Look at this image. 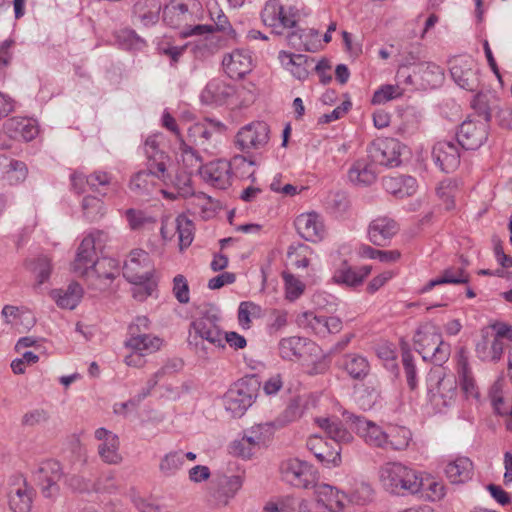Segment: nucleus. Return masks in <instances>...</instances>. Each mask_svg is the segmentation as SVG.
<instances>
[{
    "instance_id": "1",
    "label": "nucleus",
    "mask_w": 512,
    "mask_h": 512,
    "mask_svg": "<svg viewBox=\"0 0 512 512\" xmlns=\"http://www.w3.org/2000/svg\"><path fill=\"white\" fill-rule=\"evenodd\" d=\"M220 322L221 315L217 307L208 306L202 309L200 315L190 324L189 346L203 356L208 354L205 341L214 347L225 348Z\"/></svg>"
},
{
    "instance_id": "2",
    "label": "nucleus",
    "mask_w": 512,
    "mask_h": 512,
    "mask_svg": "<svg viewBox=\"0 0 512 512\" xmlns=\"http://www.w3.org/2000/svg\"><path fill=\"white\" fill-rule=\"evenodd\" d=\"M257 164L255 158L252 155H236L230 162L225 160L212 161L200 168V176L204 181L210 183L212 186L219 189H226L230 186L231 182V171L236 172L243 169L240 173L241 177H247L252 182H255V171H249L253 166Z\"/></svg>"
},
{
    "instance_id": "3",
    "label": "nucleus",
    "mask_w": 512,
    "mask_h": 512,
    "mask_svg": "<svg viewBox=\"0 0 512 512\" xmlns=\"http://www.w3.org/2000/svg\"><path fill=\"white\" fill-rule=\"evenodd\" d=\"M379 479L389 493L405 495L418 493L423 485L419 472L400 462H388L379 469Z\"/></svg>"
},
{
    "instance_id": "4",
    "label": "nucleus",
    "mask_w": 512,
    "mask_h": 512,
    "mask_svg": "<svg viewBox=\"0 0 512 512\" xmlns=\"http://www.w3.org/2000/svg\"><path fill=\"white\" fill-rule=\"evenodd\" d=\"M414 348L424 361H431L442 366L450 357V344L443 341L439 328L432 323H425L418 327L414 337Z\"/></svg>"
},
{
    "instance_id": "5",
    "label": "nucleus",
    "mask_w": 512,
    "mask_h": 512,
    "mask_svg": "<svg viewBox=\"0 0 512 512\" xmlns=\"http://www.w3.org/2000/svg\"><path fill=\"white\" fill-rule=\"evenodd\" d=\"M168 178L167 165L158 160L157 163L147 164L146 169L135 172L129 180L128 187L136 196H149L153 193L157 180L165 182Z\"/></svg>"
},
{
    "instance_id": "6",
    "label": "nucleus",
    "mask_w": 512,
    "mask_h": 512,
    "mask_svg": "<svg viewBox=\"0 0 512 512\" xmlns=\"http://www.w3.org/2000/svg\"><path fill=\"white\" fill-rule=\"evenodd\" d=\"M270 139L269 125L264 121H255L243 126L235 136V145L243 153L260 151Z\"/></svg>"
},
{
    "instance_id": "7",
    "label": "nucleus",
    "mask_w": 512,
    "mask_h": 512,
    "mask_svg": "<svg viewBox=\"0 0 512 512\" xmlns=\"http://www.w3.org/2000/svg\"><path fill=\"white\" fill-rule=\"evenodd\" d=\"M120 274V265L118 260L103 257L98 258L90 267V270L84 276L88 286L92 289L106 290L111 282Z\"/></svg>"
},
{
    "instance_id": "8",
    "label": "nucleus",
    "mask_w": 512,
    "mask_h": 512,
    "mask_svg": "<svg viewBox=\"0 0 512 512\" xmlns=\"http://www.w3.org/2000/svg\"><path fill=\"white\" fill-rule=\"evenodd\" d=\"M343 416L347 422L350 423L351 428L355 430L368 445L387 449L388 435L379 425L373 421L367 420L363 416H358L348 411H345Z\"/></svg>"
},
{
    "instance_id": "9",
    "label": "nucleus",
    "mask_w": 512,
    "mask_h": 512,
    "mask_svg": "<svg viewBox=\"0 0 512 512\" xmlns=\"http://www.w3.org/2000/svg\"><path fill=\"white\" fill-rule=\"evenodd\" d=\"M297 323L304 330L320 338L339 333L343 328L342 320L339 317L317 315L311 311L299 315Z\"/></svg>"
},
{
    "instance_id": "10",
    "label": "nucleus",
    "mask_w": 512,
    "mask_h": 512,
    "mask_svg": "<svg viewBox=\"0 0 512 512\" xmlns=\"http://www.w3.org/2000/svg\"><path fill=\"white\" fill-rule=\"evenodd\" d=\"M148 263L147 252L142 249L131 251L123 265V276L132 284L144 285L147 289H151L152 273L150 270L142 271L143 268L148 267Z\"/></svg>"
},
{
    "instance_id": "11",
    "label": "nucleus",
    "mask_w": 512,
    "mask_h": 512,
    "mask_svg": "<svg viewBox=\"0 0 512 512\" xmlns=\"http://www.w3.org/2000/svg\"><path fill=\"white\" fill-rule=\"evenodd\" d=\"M34 475L44 497L54 498L59 494L58 482L63 477V470L58 461L50 459L41 462Z\"/></svg>"
},
{
    "instance_id": "12",
    "label": "nucleus",
    "mask_w": 512,
    "mask_h": 512,
    "mask_svg": "<svg viewBox=\"0 0 512 512\" xmlns=\"http://www.w3.org/2000/svg\"><path fill=\"white\" fill-rule=\"evenodd\" d=\"M400 146L394 138L376 139L368 149L369 157L377 165L396 167L401 163Z\"/></svg>"
},
{
    "instance_id": "13",
    "label": "nucleus",
    "mask_w": 512,
    "mask_h": 512,
    "mask_svg": "<svg viewBox=\"0 0 512 512\" xmlns=\"http://www.w3.org/2000/svg\"><path fill=\"white\" fill-rule=\"evenodd\" d=\"M450 74L454 82L462 89L475 92L480 86V69L471 58L456 60Z\"/></svg>"
},
{
    "instance_id": "14",
    "label": "nucleus",
    "mask_w": 512,
    "mask_h": 512,
    "mask_svg": "<svg viewBox=\"0 0 512 512\" xmlns=\"http://www.w3.org/2000/svg\"><path fill=\"white\" fill-rule=\"evenodd\" d=\"M489 125L482 121L467 119L457 131V143L465 150H477L488 138Z\"/></svg>"
},
{
    "instance_id": "15",
    "label": "nucleus",
    "mask_w": 512,
    "mask_h": 512,
    "mask_svg": "<svg viewBox=\"0 0 512 512\" xmlns=\"http://www.w3.org/2000/svg\"><path fill=\"white\" fill-rule=\"evenodd\" d=\"M35 497L34 489L21 475L15 476L7 493L8 506L12 512H30Z\"/></svg>"
},
{
    "instance_id": "16",
    "label": "nucleus",
    "mask_w": 512,
    "mask_h": 512,
    "mask_svg": "<svg viewBox=\"0 0 512 512\" xmlns=\"http://www.w3.org/2000/svg\"><path fill=\"white\" fill-rule=\"evenodd\" d=\"M458 143L452 140L438 141L432 148V160L444 173L455 171L460 165Z\"/></svg>"
},
{
    "instance_id": "17",
    "label": "nucleus",
    "mask_w": 512,
    "mask_h": 512,
    "mask_svg": "<svg viewBox=\"0 0 512 512\" xmlns=\"http://www.w3.org/2000/svg\"><path fill=\"white\" fill-rule=\"evenodd\" d=\"M254 394L250 386H231L223 395V405L233 417H241L252 405Z\"/></svg>"
},
{
    "instance_id": "18",
    "label": "nucleus",
    "mask_w": 512,
    "mask_h": 512,
    "mask_svg": "<svg viewBox=\"0 0 512 512\" xmlns=\"http://www.w3.org/2000/svg\"><path fill=\"white\" fill-rule=\"evenodd\" d=\"M371 273V266H352L346 260L340 262L333 272V281L338 285L355 288Z\"/></svg>"
},
{
    "instance_id": "19",
    "label": "nucleus",
    "mask_w": 512,
    "mask_h": 512,
    "mask_svg": "<svg viewBox=\"0 0 512 512\" xmlns=\"http://www.w3.org/2000/svg\"><path fill=\"white\" fill-rule=\"evenodd\" d=\"M95 439L101 443L98 446L100 458L107 464L117 465L122 462V456L119 452L120 441L117 434L104 427L95 431Z\"/></svg>"
},
{
    "instance_id": "20",
    "label": "nucleus",
    "mask_w": 512,
    "mask_h": 512,
    "mask_svg": "<svg viewBox=\"0 0 512 512\" xmlns=\"http://www.w3.org/2000/svg\"><path fill=\"white\" fill-rule=\"evenodd\" d=\"M283 479L295 487L307 488L311 483V466L299 459H289L281 464Z\"/></svg>"
},
{
    "instance_id": "21",
    "label": "nucleus",
    "mask_w": 512,
    "mask_h": 512,
    "mask_svg": "<svg viewBox=\"0 0 512 512\" xmlns=\"http://www.w3.org/2000/svg\"><path fill=\"white\" fill-rule=\"evenodd\" d=\"M308 449L314 454L316 459L325 467H336L341 462V448L323 440L322 437L314 436L307 441Z\"/></svg>"
},
{
    "instance_id": "22",
    "label": "nucleus",
    "mask_w": 512,
    "mask_h": 512,
    "mask_svg": "<svg viewBox=\"0 0 512 512\" xmlns=\"http://www.w3.org/2000/svg\"><path fill=\"white\" fill-rule=\"evenodd\" d=\"M225 128V125L219 120L205 118L204 121L197 122L189 128L188 136L196 146L201 147L203 151L207 152L209 150L208 144L213 134L223 132Z\"/></svg>"
},
{
    "instance_id": "23",
    "label": "nucleus",
    "mask_w": 512,
    "mask_h": 512,
    "mask_svg": "<svg viewBox=\"0 0 512 512\" xmlns=\"http://www.w3.org/2000/svg\"><path fill=\"white\" fill-rule=\"evenodd\" d=\"M399 230L397 222L387 216L372 220L368 226V238L376 246H385Z\"/></svg>"
},
{
    "instance_id": "24",
    "label": "nucleus",
    "mask_w": 512,
    "mask_h": 512,
    "mask_svg": "<svg viewBox=\"0 0 512 512\" xmlns=\"http://www.w3.org/2000/svg\"><path fill=\"white\" fill-rule=\"evenodd\" d=\"M224 72L231 79H242L252 70L251 56L240 49L226 54L222 60Z\"/></svg>"
},
{
    "instance_id": "25",
    "label": "nucleus",
    "mask_w": 512,
    "mask_h": 512,
    "mask_svg": "<svg viewBox=\"0 0 512 512\" xmlns=\"http://www.w3.org/2000/svg\"><path fill=\"white\" fill-rule=\"evenodd\" d=\"M299 235L310 242H317L325 235L324 224L319 214L310 212L299 215L295 220Z\"/></svg>"
},
{
    "instance_id": "26",
    "label": "nucleus",
    "mask_w": 512,
    "mask_h": 512,
    "mask_svg": "<svg viewBox=\"0 0 512 512\" xmlns=\"http://www.w3.org/2000/svg\"><path fill=\"white\" fill-rule=\"evenodd\" d=\"M96 234H99V232H96ZM97 259L95 233H91L83 238L77 249L76 257L73 262V271L79 276L84 277Z\"/></svg>"
},
{
    "instance_id": "27",
    "label": "nucleus",
    "mask_w": 512,
    "mask_h": 512,
    "mask_svg": "<svg viewBox=\"0 0 512 512\" xmlns=\"http://www.w3.org/2000/svg\"><path fill=\"white\" fill-rule=\"evenodd\" d=\"M234 93V86L227 84L219 78H214L206 84L200 94V99L203 104L223 105Z\"/></svg>"
},
{
    "instance_id": "28",
    "label": "nucleus",
    "mask_w": 512,
    "mask_h": 512,
    "mask_svg": "<svg viewBox=\"0 0 512 512\" xmlns=\"http://www.w3.org/2000/svg\"><path fill=\"white\" fill-rule=\"evenodd\" d=\"M4 131L15 140L31 141L39 133L36 121L26 117H12L4 123Z\"/></svg>"
},
{
    "instance_id": "29",
    "label": "nucleus",
    "mask_w": 512,
    "mask_h": 512,
    "mask_svg": "<svg viewBox=\"0 0 512 512\" xmlns=\"http://www.w3.org/2000/svg\"><path fill=\"white\" fill-rule=\"evenodd\" d=\"M242 478L238 475L220 476L216 481V488L211 497L217 506H226L242 487Z\"/></svg>"
},
{
    "instance_id": "30",
    "label": "nucleus",
    "mask_w": 512,
    "mask_h": 512,
    "mask_svg": "<svg viewBox=\"0 0 512 512\" xmlns=\"http://www.w3.org/2000/svg\"><path fill=\"white\" fill-rule=\"evenodd\" d=\"M261 19L265 26L276 29L292 28L296 22L284 14V7L278 0H268L261 11Z\"/></svg>"
},
{
    "instance_id": "31",
    "label": "nucleus",
    "mask_w": 512,
    "mask_h": 512,
    "mask_svg": "<svg viewBox=\"0 0 512 512\" xmlns=\"http://www.w3.org/2000/svg\"><path fill=\"white\" fill-rule=\"evenodd\" d=\"M28 174L26 164L6 155H0V179L9 185L23 182Z\"/></svg>"
},
{
    "instance_id": "32",
    "label": "nucleus",
    "mask_w": 512,
    "mask_h": 512,
    "mask_svg": "<svg viewBox=\"0 0 512 512\" xmlns=\"http://www.w3.org/2000/svg\"><path fill=\"white\" fill-rule=\"evenodd\" d=\"M163 21L172 28H183L193 20V12L189 5L172 0L163 8Z\"/></svg>"
},
{
    "instance_id": "33",
    "label": "nucleus",
    "mask_w": 512,
    "mask_h": 512,
    "mask_svg": "<svg viewBox=\"0 0 512 512\" xmlns=\"http://www.w3.org/2000/svg\"><path fill=\"white\" fill-rule=\"evenodd\" d=\"M280 374L272 375L262 362L251 361L249 371L236 384H282Z\"/></svg>"
},
{
    "instance_id": "34",
    "label": "nucleus",
    "mask_w": 512,
    "mask_h": 512,
    "mask_svg": "<svg viewBox=\"0 0 512 512\" xmlns=\"http://www.w3.org/2000/svg\"><path fill=\"white\" fill-rule=\"evenodd\" d=\"M51 297L60 308L73 310L83 297V288L79 283L72 282L65 289L52 290Z\"/></svg>"
},
{
    "instance_id": "35",
    "label": "nucleus",
    "mask_w": 512,
    "mask_h": 512,
    "mask_svg": "<svg viewBox=\"0 0 512 512\" xmlns=\"http://www.w3.org/2000/svg\"><path fill=\"white\" fill-rule=\"evenodd\" d=\"M445 473L451 483H464L472 478L473 463L467 457H458L447 464Z\"/></svg>"
},
{
    "instance_id": "36",
    "label": "nucleus",
    "mask_w": 512,
    "mask_h": 512,
    "mask_svg": "<svg viewBox=\"0 0 512 512\" xmlns=\"http://www.w3.org/2000/svg\"><path fill=\"white\" fill-rule=\"evenodd\" d=\"M457 386H430L427 390L429 404L435 412L448 407L456 396Z\"/></svg>"
},
{
    "instance_id": "37",
    "label": "nucleus",
    "mask_w": 512,
    "mask_h": 512,
    "mask_svg": "<svg viewBox=\"0 0 512 512\" xmlns=\"http://www.w3.org/2000/svg\"><path fill=\"white\" fill-rule=\"evenodd\" d=\"M316 493L320 502H322L330 511H341L345 504L346 495L337 488L328 484H319L316 486Z\"/></svg>"
},
{
    "instance_id": "38",
    "label": "nucleus",
    "mask_w": 512,
    "mask_h": 512,
    "mask_svg": "<svg viewBox=\"0 0 512 512\" xmlns=\"http://www.w3.org/2000/svg\"><path fill=\"white\" fill-rule=\"evenodd\" d=\"M162 339L147 333L131 336L125 342L126 346L138 354H151L158 351L162 346Z\"/></svg>"
},
{
    "instance_id": "39",
    "label": "nucleus",
    "mask_w": 512,
    "mask_h": 512,
    "mask_svg": "<svg viewBox=\"0 0 512 512\" xmlns=\"http://www.w3.org/2000/svg\"><path fill=\"white\" fill-rule=\"evenodd\" d=\"M468 282L469 275L463 268L449 267L444 269L440 276L430 280L422 291L428 292L435 286L443 284H466Z\"/></svg>"
},
{
    "instance_id": "40",
    "label": "nucleus",
    "mask_w": 512,
    "mask_h": 512,
    "mask_svg": "<svg viewBox=\"0 0 512 512\" xmlns=\"http://www.w3.org/2000/svg\"><path fill=\"white\" fill-rule=\"evenodd\" d=\"M316 422L332 440L330 444L333 446H335V444L340 446L341 442H349L352 438L351 434L343 427L342 423L336 419L318 418Z\"/></svg>"
},
{
    "instance_id": "41",
    "label": "nucleus",
    "mask_w": 512,
    "mask_h": 512,
    "mask_svg": "<svg viewBox=\"0 0 512 512\" xmlns=\"http://www.w3.org/2000/svg\"><path fill=\"white\" fill-rule=\"evenodd\" d=\"M161 6L155 0L139 1L134 5L133 14L144 26H151L158 22Z\"/></svg>"
},
{
    "instance_id": "42",
    "label": "nucleus",
    "mask_w": 512,
    "mask_h": 512,
    "mask_svg": "<svg viewBox=\"0 0 512 512\" xmlns=\"http://www.w3.org/2000/svg\"><path fill=\"white\" fill-rule=\"evenodd\" d=\"M306 339L301 337L284 338L279 343V353L283 359H300L307 350Z\"/></svg>"
},
{
    "instance_id": "43",
    "label": "nucleus",
    "mask_w": 512,
    "mask_h": 512,
    "mask_svg": "<svg viewBox=\"0 0 512 512\" xmlns=\"http://www.w3.org/2000/svg\"><path fill=\"white\" fill-rule=\"evenodd\" d=\"M184 465V452L173 450L164 454L159 461V471L164 477L175 476Z\"/></svg>"
},
{
    "instance_id": "44",
    "label": "nucleus",
    "mask_w": 512,
    "mask_h": 512,
    "mask_svg": "<svg viewBox=\"0 0 512 512\" xmlns=\"http://www.w3.org/2000/svg\"><path fill=\"white\" fill-rule=\"evenodd\" d=\"M325 208L333 216L343 217L350 208V200L346 192L335 191L327 195Z\"/></svg>"
},
{
    "instance_id": "45",
    "label": "nucleus",
    "mask_w": 512,
    "mask_h": 512,
    "mask_svg": "<svg viewBox=\"0 0 512 512\" xmlns=\"http://www.w3.org/2000/svg\"><path fill=\"white\" fill-rule=\"evenodd\" d=\"M495 102L496 97L491 93L479 92L475 95L472 101V107L478 116L483 118L484 121L482 123L489 125L492 118V111L496 109L494 105Z\"/></svg>"
},
{
    "instance_id": "46",
    "label": "nucleus",
    "mask_w": 512,
    "mask_h": 512,
    "mask_svg": "<svg viewBox=\"0 0 512 512\" xmlns=\"http://www.w3.org/2000/svg\"><path fill=\"white\" fill-rule=\"evenodd\" d=\"M345 370L354 379L362 381L370 372L368 360L358 354H349L345 360Z\"/></svg>"
},
{
    "instance_id": "47",
    "label": "nucleus",
    "mask_w": 512,
    "mask_h": 512,
    "mask_svg": "<svg viewBox=\"0 0 512 512\" xmlns=\"http://www.w3.org/2000/svg\"><path fill=\"white\" fill-rule=\"evenodd\" d=\"M387 449L405 450L412 439L411 431L404 426H391L387 432Z\"/></svg>"
},
{
    "instance_id": "48",
    "label": "nucleus",
    "mask_w": 512,
    "mask_h": 512,
    "mask_svg": "<svg viewBox=\"0 0 512 512\" xmlns=\"http://www.w3.org/2000/svg\"><path fill=\"white\" fill-rule=\"evenodd\" d=\"M179 149L182 162L187 169L186 172L190 174L198 172L200 174V168H203L205 164H203V159L199 152L186 144L183 139H180Z\"/></svg>"
},
{
    "instance_id": "49",
    "label": "nucleus",
    "mask_w": 512,
    "mask_h": 512,
    "mask_svg": "<svg viewBox=\"0 0 512 512\" xmlns=\"http://www.w3.org/2000/svg\"><path fill=\"white\" fill-rule=\"evenodd\" d=\"M352 397L361 409L370 410L376 404L379 392L374 386H354Z\"/></svg>"
},
{
    "instance_id": "50",
    "label": "nucleus",
    "mask_w": 512,
    "mask_h": 512,
    "mask_svg": "<svg viewBox=\"0 0 512 512\" xmlns=\"http://www.w3.org/2000/svg\"><path fill=\"white\" fill-rule=\"evenodd\" d=\"M176 229L179 238V248L183 251L189 247L194 239V225L193 222L181 214L176 218Z\"/></svg>"
},
{
    "instance_id": "51",
    "label": "nucleus",
    "mask_w": 512,
    "mask_h": 512,
    "mask_svg": "<svg viewBox=\"0 0 512 512\" xmlns=\"http://www.w3.org/2000/svg\"><path fill=\"white\" fill-rule=\"evenodd\" d=\"M349 180L357 185H369L376 176L371 168L364 162L357 161L348 171Z\"/></svg>"
},
{
    "instance_id": "52",
    "label": "nucleus",
    "mask_w": 512,
    "mask_h": 512,
    "mask_svg": "<svg viewBox=\"0 0 512 512\" xmlns=\"http://www.w3.org/2000/svg\"><path fill=\"white\" fill-rule=\"evenodd\" d=\"M302 415V409L299 399L290 402L287 408L273 421H270L275 430L286 427L295 422Z\"/></svg>"
},
{
    "instance_id": "53",
    "label": "nucleus",
    "mask_w": 512,
    "mask_h": 512,
    "mask_svg": "<svg viewBox=\"0 0 512 512\" xmlns=\"http://www.w3.org/2000/svg\"><path fill=\"white\" fill-rule=\"evenodd\" d=\"M125 216L130 229L137 231L148 225L155 224L156 218L143 210L129 208L125 211Z\"/></svg>"
},
{
    "instance_id": "54",
    "label": "nucleus",
    "mask_w": 512,
    "mask_h": 512,
    "mask_svg": "<svg viewBox=\"0 0 512 512\" xmlns=\"http://www.w3.org/2000/svg\"><path fill=\"white\" fill-rule=\"evenodd\" d=\"M83 214L90 222L97 221L105 214L104 203L95 196H85L82 200Z\"/></svg>"
},
{
    "instance_id": "55",
    "label": "nucleus",
    "mask_w": 512,
    "mask_h": 512,
    "mask_svg": "<svg viewBox=\"0 0 512 512\" xmlns=\"http://www.w3.org/2000/svg\"><path fill=\"white\" fill-rule=\"evenodd\" d=\"M117 41L123 49L142 50L146 46L145 40L132 29H123L117 35Z\"/></svg>"
},
{
    "instance_id": "56",
    "label": "nucleus",
    "mask_w": 512,
    "mask_h": 512,
    "mask_svg": "<svg viewBox=\"0 0 512 512\" xmlns=\"http://www.w3.org/2000/svg\"><path fill=\"white\" fill-rule=\"evenodd\" d=\"M288 44L297 50L315 52L318 48V44L314 41H310L304 33V29H296L287 35Z\"/></svg>"
},
{
    "instance_id": "57",
    "label": "nucleus",
    "mask_w": 512,
    "mask_h": 512,
    "mask_svg": "<svg viewBox=\"0 0 512 512\" xmlns=\"http://www.w3.org/2000/svg\"><path fill=\"white\" fill-rule=\"evenodd\" d=\"M403 95V89L398 85L386 84L379 87L373 94L372 104L381 105L388 101L397 99Z\"/></svg>"
},
{
    "instance_id": "58",
    "label": "nucleus",
    "mask_w": 512,
    "mask_h": 512,
    "mask_svg": "<svg viewBox=\"0 0 512 512\" xmlns=\"http://www.w3.org/2000/svg\"><path fill=\"white\" fill-rule=\"evenodd\" d=\"M457 375L460 384H474L472 368L468 361L467 351L461 348L457 354Z\"/></svg>"
},
{
    "instance_id": "59",
    "label": "nucleus",
    "mask_w": 512,
    "mask_h": 512,
    "mask_svg": "<svg viewBox=\"0 0 512 512\" xmlns=\"http://www.w3.org/2000/svg\"><path fill=\"white\" fill-rule=\"evenodd\" d=\"M460 181L455 178L443 180L437 188L438 196L447 203V208L454 205V198L459 190Z\"/></svg>"
},
{
    "instance_id": "60",
    "label": "nucleus",
    "mask_w": 512,
    "mask_h": 512,
    "mask_svg": "<svg viewBox=\"0 0 512 512\" xmlns=\"http://www.w3.org/2000/svg\"><path fill=\"white\" fill-rule=\"evenodd\" d=\"M419 73H421L422 79L432 86L440 84L444 77L441 67L433 62L421 63Z\"/></svg>"
},
{
    "instance_id": "61",
    "label": "nucleus",
    "mask_w": 512,
    "mask_h": 512,
    "mask_svg": "<svg viewBox=\"0 0 512 512\" xmlns=\"http://www.w3.org/2000/svg\"><path fill=\"white\" fill-rule=\"evenodd\" d=\"M490 398L497 414L501 416L512 415V402L504 398L500 386H493L490 392Z\"/></svg>"
},
{
    "instance_id": "62",
    "label": "nucleus",
    "mask_w": 512,
    "mask_h": 512,
    "mask_svg": "<svg viewBox=\"0 0 512 512\" xmlns=\"http://www.w3.org/2000/svg\"><path fill=\"white\" fill-rule=\"evenodd\" d=\"M151 394L150 387H142V389L130 398L126 402L115 403L113 405V411L118 415H125L128 411H132L136 409V407L140 404V402L145 399L148 395Z\"/></svg>"
},
{
    "instance_id": "63",
    "label": "nucleus",
    "mask_w": 512,
    "mask_h": 512,
    "mask_svg": "<svg viewBox=\"0 0 512 512\" xmlns=\"http://www.w3.org/2000/svg\"><path fill=\"white\" fill-rule=\"evenodd\" d=\"M157 138L158 135H151L145 140L144 151L148 160L147 164H150V162L157 163L158 160H162L166 165L169 157L163 151L159 150Z\"/></svg>"
},
{
    "instance_id": "64",
    "label": "nucleus",
    "mask_w": 512,
    "mask_h": 512,
    "mask_svg": "<svg viewBox=\"0 0 512 512\" xmlns=\"http://www.w3.org/2000/svg\"><path fill=\"white\" fill-rule=\"evenodd\" d=\"M286 298L294 301L304 292V284L292 274L284 275Z\"/></svg>"
}]
</instances>
